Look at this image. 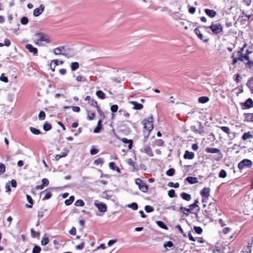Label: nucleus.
Segmentation results:
<instances>
[{"label":"nucleus","instance_id":"f257e3e1","mask_svg":"<svg viewBox=\"0 0 253 253\" xmlns=\"http://www.w3.org/2000/svg\"><path fill=\"white\" fill-rule=\"evenodd\" d=\"M41 42H44L46 43H49L50 42L49 39L44 33H39L36 34L34 40L35 44L38 46H42V44L41 43Z\"/></svg>","mask_w":253,"mask_h":253},{"label":"nucleus","instance_id":"f03ea898","mask_svg":"<svg viewBox=\"0 0 253 253\" xmlns=\"http://www.w3.org/2000/svg\"><path fill=\"white\" fill-rule=\"evenodd\" d=\"M234 234L233 230L229 227H225L222 229V240L223 243H227L229 240L233 238Z\"/></svg>","mask_w":253,"mask_h":253},{"label":"nucleus","instance_id":"7ed1b4c3","mask_svg":"<svg viewBox=\"0 0 253 253\" xmlns=\"http://www.w3.org/2000/svg\"><path fill=\"white\" fill-rule=\"evenodd\" d=\"M153 118L152 115L147 119H144L143 121L144 129L149 130V131H151L153 129Z\"/></svg>","mask_w":253,"mask_h":253},{"label":"nucleus","instance_id":"20e7f679","mask_svg":"<svg viewBox=\"0 0 253 253\" xmlns=\"http://www.w3.org/2000/svg\"><path fill=\"white\" fill-rule=\"evenodd\" d=\"M210 28L213 34H217L221 32V25L219 23H213L207 29Z\"/></svg>","mask_w":253,"mask_h":253},{"label":"nucleus","instance_id":"39448f33","mask_svg":"<svg viewBox=\"0 0 253 253\" xmlns=\"http://www.w3.org/2000/svg\"><path fill=\"white\" fill-rule=\"evenodd\" d=\"M252 166V162L248 159H244L241 161L238 164L239 169H243L245 168H250Z\"/></svg>","mask_w":253,"mask_h":253},{"label":"nucleus","instance_id":"423d86ee","mask_svg":"<svg viewBox=\"0 0 253 253\" xmlns=\"http://www.w3.org/2000/svg\"><path fill=\"white\" fill-rule=\"evenodd\" d=\"M65 47L64 46H60L54 48L53 50V52L55 55L62 54L66 55L65 54Z\"/></svg>","mask_w":253,"mask_h":253},{"label":"nucleus","instance_id":"0eeeda50","mask_svg":"<svg viewBox=\"0 0 253 253\" xmlns=\"http://www.w3.org/2000/svg\"><path fill=\"white\" fill-rule=\"evenodd\" d=\"M210 189L209 187H205L201 191V194L203 197H204L205 198H207L210 196ZM205 199H203L202 201L203 203H204Z\"/></svg>","mask_w":253,"mask_h":253},{"label":"nucleus","instance_id":"6e6552de","mask_svg":"<svg viewBox=\"0 0 253 253\" xmlns=\"http://www.w3.org/2000/svg\"><path fill=\"white\" fill-rule=\"evenodd\" d=\"M94 204L99 211L104 212L106 211L107 206L105 204L95 202Z\"/></svg>","mask_w":253,"mask_h":253},{"label":"nucleus","instance_id":"1a4fd4ad","mask_svg":"<svg viewBox=\"0 0 253 253\" xmlns=\"http://www.w3.org/2000/svg\"><path fill=\"white\" fill-rule=\"evenodd\" d=\"M44 9V6L43 4H41L39 7L36 8L34 11V15L35 16H38L41 14Z\"/></svg>","mask_w":253,"mask_h":253},{"label":"nucleus","instance_id":"9d476101","mask_svg":"<svg viewBox=\"0 0 253 253\" xmlns=\"http://www.w3.org/2000/svg\"><path fill=\"white\" fill-rule=\"evenodd\" d=\"M222 131L227 134L228 136L230 138L232 139L234 137V133L230 131V129L226 126H222Z\"/></svg>","mask_w":253,"mask_h":253},{"label":"nucleus","instance_id":"9b49d317","mask_svg":"<svg viewBox=\"0 0 253 253\" xmlns=\"http://www.w3.org/2000/svg\"><path fill=\"white\" fill-rule=\"evenodd\" d=\"M129 103L132 104L133 106L132 109L134 110H141L143 108V106L140 103H138L136 101H130Z\"/></svg>","mask_w":253,"mask_h":253},{"label":"nucleus","instance_id":"f8f14e48","mask_svg":"<svg viewBox=\"0 0 253 253\" xmlns=\"http://www.w3.org/2000/svg\"><path fill=\"white\" fill-rule=\"evenodd\" d=\"M194 33L197 35V36H198V37L201 40H202L203 41H204V42H206L207 41H208V39H206V38H205L204 37H203V35H202V34H201L200 30L198 28H196V29H195L194 30Z\"/></svg>","mask_w":253,"mask_h":253},{"label":"nucleus","instance_id":"ddd939ff","mask_svg":"<svg viewBox=\"0 0 253 253\" xmlns=\"http://www.w3.org/2000/svg\"><path fill=\"white\" fill-rule=\"evenodd\" d=\"M42 194H44V197L43 198L42 200L49 199L51 197L52 195L51 191L48 189L42 191Z\"/></svg>","mask_w":253,"mask_h":253},{"label":"nucleus","instance_id":"4468645a","mask_svg":"<svg viewBox=\"0 0 253 253\" xmlns=\"http://www.w3.org/2000/svg\"><path fill=\"white\" fill-rule=\"evenodd\" d=\"M26 48L30 52L33 53L34 55L37 54L38 49L37 48L34 47L32 44H28L26 45Z\"/></svg>","mask_w":253,"mask_h":253},{"label":"nucleus","instance_id":"2eb2a0df","mask_svg":"<svg viewBox=\"0 0 253 253\" xmlns=\"http://www.w3.org/2000/svg\"><path fill=\"white\" fill-rule=\"evenodd\" d=\"M142 151L147 154L149 156H153V152L152 151L149 146H144L143 149L142 150Z\"/></svg>","mask_w":253,"mask_h":253},{"label":"nucleus","instance_id":"dca6fc26","mask_svg":"<svg viewBox=\"0 0 253 253\" xmlns=\"http://www.w3.org/2000/svg\"><path fill=\"white\" fill-rule=\"evenodd\" d=\"M190 184H193L198 182V179L197 177L189 176L186 179Z\"/></svg>","mask_w":253,"mask_h":253},{"label":"nucleus","instance_id":"f3484780","mask_svg":"<svg viewBox=\"0 0 253 253\" xmlns=\"http://www.w3.org/2000/svg\"><path fill=\"white\" fill-rule=\"evenodd\" d=\"M194 157V153L192 152L186 151L184 155V158L186 159H192Z\"/></svg>","mask_w":253,"mask_h":253},{"label":"nucleus","instance_id":"a211bd4d","mask_svg":"<svg viewBox=\"0 0 253 253\" xmlns=\"http://www.w3.org/2000/svg\"><path fill=\"white\" fill-rule=\"evenodd\" d=\"M205 11L206 14L211 18L214 17L216 15V12L213 10L206 9Z\"/></svg>","mask_w":253,"mask_h":253},{"label":"nucleus","instance_id":"6ab92c4d","mask_svg":"<svg viewBox=\"0 0 253 253\" xmlns=\"http://www.w3.org/2000/svg\"><path fill=\"white\" fill-rule=\"evenodd\" d=\"M49 243L48 235L47 234L44 235L41 241V244L42 246H45Z\"/></svg>","mask_w":253,"mask_h":253},{"label":"nucleus","instance_id":"aec40b11","mask_svg":"<svg viewBox=\"0 0 253 253\" xmlns=\"http://www.w3.org/2000/svg\"><path fill=\"white\" fill-rule=\"evenodd\" d=\"M122 141L124 143H126V144H127L128 143V149H131V148H132V141L130 139H127V138H123L122 139Z\"/></svg>","mask_w":253,"mask_h":253},{"label":"nucleus","instance_id":"412c9836","mask_svg":"<svg viewBox=\"0 0 253 253\" xmlns=\"http://www.w3.org/2000/svg\"><path fill=\"white\" fill-rule=\"evenodd\" d=\"M180 196L182 199L187 201H189L191 199V195L185 192L182 193Z\"/></svg>","mask_w":253,"mask_h":253},{"label":"nucleus","instance_id":"4be33fe9","mask_svg":"<svg viewBox=\"0 0 253 253\" xmlns=\"http://www.w3.org/2000/svg\"><path fill=\"white\" fill-rule=\"evenodd\" d=\"M26 198H27L28 202L30 204V205L26 204V207L27 208H31L32 207L33 204V199H32V197L29 195H26Z\"/></svg>","mask_w":253,"mask_h":253},{"label":"nucleus","instance_id":"5701e85b","mask_svg":"<svg viewBox=\"0 0 253 253\" xmlns=\"http://www.w3.org/2000/svg\"><path fill=\"white\" fill-rule=\"evenodd\" d=\"M244 106L248 108H251L253 106V102L252 99L248 98L247 101L244 103Z\"/></svg>","mask_w":253,"mask_h":253},{"label":"nucleus","instance_id":"b1692460","mask_svg":"<svg viewBox=\"0 0 253 253\" xmlns=\"http://www.w3.org/2000/svg\"><path fill=\"white\" fill-rule=\"evenodd\" d=\"M247 85L249 87L251 92L253 93V78L248 80Z\"/></svg>","mask_w":253,"mask_h":253},{"label":"nucleus","instance_id":"393cba45","mask_svg":"<svg viewBox=\"0 0 253 253\" xmlns=\"http://www.w3.org/2000/svg\"><path fill=\"white\" fill-rule=\"evenodd\" d=\"M209 101V97L207 96H202L198 98V101L201 103H206Z\"/></svg>","mask_w":253,"mask_h":253},{"label":"nucleus","instance_id":"a878e982","mask_svg":"<svg viewBox=\"0 0 253 253\" xmlns=\"http://www.w3.org/2000/svg\"><path fill=\"white\" fill-rule=\"evenodd\" d=\"M138 188L143 192H146L148 190V186L144 182H143Z\"/></svg>","mask_w":253,"mask_h":253},{"label":"nucleus","instance_id":"bb28decb","mask_svg":"<svg viewBox=\"0 0 253 253\" xmlns=\"http://www.w3.org/2000/svg\"><path fill=\"white\" fill-rule=\"evenodd\" d=\"M109 166L110 169L113 170H115L118 173L120 172V169L115 166V164L114 162L110 163Z\"/></svg>","mask_w":253,"mask_h":253},{"label":"nucleus","instance_id":"cd10ccee","mask_svg":"<svg viewBox=\"0 0 253 253\" xmlns=\"http://www.w3.org/2000/svg\"><path fill=\"white\" fill-rule=\"evenodd\" d=\"M96 95L101 99H104L105 98V94L101 90L96 91Z\"/></svg>","mask_w":253,"mask_h":253},{"label":"nucleus","instance_id":"c85d7f7f","mask_svg":"<svg viewBox=\"0 0 253 253\" xmlns=\"http://www.w3.org/2000/svg\"><path fill=\"white\" fill-rule=\"evenodd\" d=\"M79 68V64L77 62H72L71 64L72 71H75Z\"/></svg>","mask_w":253,"mask_h":253},{"label":"nucleus","instance_id":"c756f323","mask_svg":"<svg viewBox=\"0 0 253 253\" xmlns=\"http://www.w3.org/2000/svg\"><path fill=\"white\" fill-rule=\"evenodd\" d=\"M251 247L252 245L250 244H249V245L245 247L242 253H251Z\"/></svg>","mask_w":253,"mask_h":253},{"label":"nucleus","instance_id":"7c9ffc66","mask_svg":"<svg viewBox=\"0 0 253 253\" xmlns=\"http://www.w3.org/2000/svg\"><path fill=\"white\" fill-rule=\"evenodd\" d=\"M245 119L247 121L253 122V113L246 114Z\"/></svg>","mask_w":253,"mask_h":253},{"label":"nucleus","instance_id":"2f4dec72","mask_svg":"<svg viewBox=\"0 0 253 253\" xmlns=\"http://www.w3.org/2000/svg\"><path fill=\"white\" fill-rule=\"evenodd\" d=\"M158 226L164 229H168V227L167 225L162 221H157L156 222Z\"/></svg>","mask_w":253,"mask_h":253},{"label":"nucleus","instance_id":"473e14b6","mask_svg":"<svg viewBox=\"0 0 253 253\" xmlns=\"http://www.w3.org/2000/svg\"><path fill=\"white\" fill-rule=\"evenodd\" d=\"M74 197L73 196H71L70 197L69 199H67L65 201V204L67 206L70 205L74 200Z\"/></svg>","mask_w":253,"mask_h":253},{"label":"nucleus","instance_id":"72a5a7b5","mask_svg":"<svg viewBox=\"0 0 253 253\" xmlns=\"http://www.w3.org/2000/svg\"><path fill=\"white\" fill-rule=\"evenodd\" d=\"M252 137H253V135L250 133V132L244 133V134L242 136V139L244 140L248 139Z\"/></svg>","mask_w":253,"mask_h":253},{"label":"nucleus","instance_id":"f704fd0d","mask_svg":"<svg viewBox=\"0 0 253 253\" xmlns=\"http://www.w3.org/2000/svg\"><path fill=\"white\" fill-rule=\"evenodd\" d=\"M150 132L151 131H149V130L146 129L143 130L144 142H145L146 139L149 137Z\"/></svg>","mask_w":253,"mask_h":253},{"label":"nucleus","instance_id":"c9c22d12","mask_svg":"<svg viewBox=\"0 0 253 253\" xmlns=\"http://www.w3.org/2000/svg\"><path fill=\"white\" fill-rule=\"evenodd\" d=\"M31 236L33 238L39 237L40 234L39 232H36L34 229H31Z\"/></svg>","mask_w":253,"mask_h":253},{"label":"nucleus","instance_id":"e433bc0d","mask_svg":"<svg viewBox=\"0 0 253 253\" xmlns=\"http://www.w3.org/2000/svg\"><path fill=\"white\" fill-rule=\"evenodd\" d=\"M94 116H95L94 112H88L87 117V120H90V121L92 120H93Z\"/></svg>","mask_w":253,"mask_h":253},{"label":"nucleus","instance_id":"4c0bfd02","mask_svg":"<svg viewBox=\"0 0 253 253\" xmlns=\"http://www.w3.org/2000/svg\"><path fill=\"white\" fill-rule=\"evenodd\" d=\"M30 131L35 134L38 135L41 133V131L40 130L33 127H31L30 128Z\"/></svg>","mask_w":253,"mask_h":253},{"label":"nucleus","instance_id":"58836bf2","mask_svg":"<svg viewBox=\"0 0 253 253\" xmlns=\"http://www.w3.org/2000/svg\"><path fill=\"white\" fill-rule=\"evenodd\" d=\"M43 128L45 131H48L51 128V126L47 123H45L43 125Z\"/></svg>","mask_w":253,"mask_h":253},{"label":"nucleus","instance_id":"ea45409f","mask_svg":"<svg viewBox=\"0 0 253 253\" xmlns=\"http://www.w3.org/2000/svg\"><path fill=\"white\" fill-rule=\"evenodd\" d=\"M76 206L83 207L84 205V203L82 200H78L75 203Z\"/></svg>","mask_w":253,"mask_h":253},{"label":"nucleus","instance_id":"a19ab883","mask_svg":"<svg viewBox=\"0 0 253 253\" xmlns=\"http://www.w3.org/2000/svg\"><path fill=\"white\" fill-rule=\"evenodd\" d=\"M128 208L132 209L133 210H136L138 209L137 204L136 203H132L127 205Z\"/></svg>","mask_w":253,"mask_h":253},{"label":"nucleus","instance_id":"79ce46f5","mask_svg":"<svg viewBox=\"0 0 253 253\" xmlns=\"http://www.w3.org/2000/svg\"><path fill=\"white\" fill-rule=\"evenodd\" d=\"M168 185L170 187H174L175 188H178L179 187V184L178 182L173 183L172 182H169Z\"/></svg>","mask_w":253,"mask_h":253},{"label":"nucleus","instance_id":"37998d69","mask_svg":"<svg viewBox=\"0 0 253 253\" xmlns=\"http://www.w3.org/2000/svg\"><path fill=\"white\" fill-rule=\"evenodd\" d=\"M88 103L94 107H98L97 102L92 98H91V99L88 102Z\"/></svg>","mask_w":253,"mask_h":253},{"label":"nucleus","instance_id":"c03bdc74","mask_svg":"<svg viewBox=\"0 0 253 253\" xmlns=\"http://www.w3.org/2000/svg\"><path fill=\"white\" fill-rule=\"evenodd\" d=\"M194 229L195 232L198 234H201L203 232V229L199 226H194Z\"/></svg>","mask_w":253,"mask_h":253},{"label":"nucleus","instance_id":"a18cd8bd","mask_svg":"<svg viewBox=\"0 0 253 253\" xmlns=\"http://www.w3.org/2000/svg\"><path fill=\"white\" fill-rule=\"evenodd\" d=\"M45 118V113L42 111L40 112L39 115V119L40 120H44Z\"/></svg>","mask_w":253,"mask_h":253},{"label":"nucleus","instance_id":"49530a36","mask_svg":"<svg viewBox=\"0 0 253 253\" xmlns=\"http://www.w3.org/2000/svg\"><path fill=\"white\" fill-rule=\"evenodd\" d=\"M174 172L175 170L173 169H169L167 171L166 174L167 175L171 176L174 174Z\"/></svg>","mask_w":253,"mask_h":253},{"label":"nucleus","instance_id":"de8ad7c7","mask_svg":"<svg viewBox=\"0 0 253 253\" xmlns=\"http://www.w3.org/2000/svg\"><path fill=\"white\" fill-rule=\"evenodd\" d=\"M232 57L233 58V60L232 63V65H235L238 60L241 61H243V59L242 58V57L234 58V54H232Z\"/></svg>","mask_w":253,"mask_h":253},{"label":"nucleus","instance_id":"09e8293b","mask_svg":"<svg viewBox=\"0 0 253 253\" xmlns=\"http://www.w3.org/2000/svg\"><path fill=\"white\" fill-rule=\"evenodd\" d=\"M104 163L103 159L102 158H98L94 161V164L96 165L102 164Z\"/></svg>","mask_w":253,"mask_h":253},{"label":"nucleus","instance_id":"8fccbe9b","mask_svg":"<svg viewBox=\"0 0 253 253\" xmlns=\"http://www.w3.org/2000/svg\"><path fill=\"white\" fill-rule=\"evenodd\" d=\"M76 80L77 81V82H85L86 81V79L85 77H84L82 76H78L76 78Z\"/></svg>","mask_w":253,"mask_h":253},{"label":"nucleus","instance_id":"3c124183","mask_svg":"<svg viewBox=\"0 0 253 253\" xmlns=\"http://www.w3.org/2000/svg\"><path fill=\"white\" fill-rule=\"evenodd\" d=\"M144 210L147 212H151L154 211L153 208L149 205L146 206L144 208Z\"/></svg>","mask_w":253,"mask_h":253},{"label":"nucleus","instance_id":"603ef678","mask_svg":"<svg viewBox=\"0 0 253 253\" xmlns=\"http://www.w3.org/2000/svg\"><path fill=\"white\" fill-rule=\"evenodd\" d=\"M63 63V61H59L58 60H53L51 61V64H53L54 65V67H55L56 66L59 65V64H62Z\"/></svg>","mask_w":253,"mask_h":253},{"label":"nucleus","instance_id":"864d4df0","mask_svg":"<svg viewBox=\"0 0 253 253\" xmlns=\"http://www.w3.org/2000/svg\"><path fill=\"white\" fill-rule=\"evenodd\" d=\"M41 250V248L39 246H36L34 247L33 249V253H40Z\"/></svg>","mask_w":253,"mask_h":253},{"label":"nucleus","instance_id":"5fc2aeb1","mask_svg":"<svg viewBox=\"0 0 253 253\" xmlns=\"http://www.w3.org/2000/svg\"><path fill=\"white\" fill-rule=\"evenodd\" d=\"M28 19L26 17H23L21 19V23L23 25H26L28 23Z\"/></svg>","mask_w":253,"mask_h":253},{"label":"nucleus","instance_id":"6e6d98bb","mask_svg":"<svg viewBox=\"0 0 253 253\" xmlns=\"http://www.w3.org/2000/svg\"><path fill=\"white\" fill-rule=\"evenodd\" d=\"M168 195L170 198H173L175 197V191L173 189H171L168 192Z\"/></svg>","mask_w":253,"mask_h":253},{"label":"nucleus","instance_id":"4d7b16f0","mask_svg":"<svg viewBox=\"0 0 253 253\" xmlns=\"http://www.w3.org/2000/svg\"><path fill=\"white\" fill-rule=\"evenodd\" d=\"M110 109L112 113H115L118 109V106L117 105H113L111 106Z\"/></svg>","mask_w":253,"mask_h":253},{"label":"nucleus","instance_id":"13d9d810","mask_svg":"<svg viewBox=\"0 0 253 253\" xmlns=\"http://www.w3.org/2000/svg\"><path fill=\"white\" fill-rule=\"evenodd\" d=\"M98 152V150L96 149H95L94 146H92L90 151V153L92 155H94L96 154Z\"/></svg>","mask_w":253,"mask_h":253},{"label":"nucleus","instance_id":"bf43d9fd","mask_svg":"<svg viewBox=\"0 0 253 253\" xmlns=\"http://www.w3.org/2000/svg\"><path fill=\"white\" fill-rule=\"evenodd\" d=\"M5 192H10L11 191V188L10 186V181L7 182L5 186Z\"/></svg>","mask_w":253,"mask_h":253},{"label":"nucleus","instance_id":"052dcab7","mask_svg":"<svg viewBox=\"0 0 253 253\" xmlns=\"http://www.w3.org/2000/svg\"><path fill=\"white\" fill-rule=\"evenodd\" d=\"M188 7H189V9H188L189 12L191 14H194L196 11V8L194 7H192V6L190 7V5H188Z\"/></svg>","mask_w":253,"mask_h":253},{"label":"nucleus","instance_id":"680f3d73","mask_svg":"<svg viewBox=\"0 0 253 253\" xmlns=\"http://www.w3.org/2000/svg\"><path fill=\"white\" fill-rule=\"evenodd\" d=\"M5 169V166L4 164L0 163V173H3L4 172Z\"/></svg>","mask_w":253,"mask_h":253},{"label":"nucleus","instance_id":"e2e57ef3","mask_svg":"<svg viewBox=\"0 0 253 253\" xmlns=\"http://www.w3.org/2000/svg\"><path fill=\"white\" fill-rule=\"evenodd\" d=\"M219 150L216 148H209L208 149V152L211 153H216Z\"/></svg>","mask_w":253,"mask_h":253},{"label":"nucleus","instance_id":"0e129e2a","mask_svg":"<svg viewBox=\"0 0 253 253\" xmlns=\"http://www.w3.org/2000/svg\"><path fill=\"white\" fill-rule=\"evenodd\" d=\"M0 80L4 83H7L8 82V78L2 74L0 77Z\"/></svg>","mask_w":253,"mask_h":253},{"label":"nucleus","instance_id":"69168bd1","mask_svg":"<svg viewBox=\"0 0 253 253\" xmlns=\"http://www.w3.org/2000/svg\"><path fill=\"white\" fill-rule=\"evenodd\" d=\"M164 246L165 248L169 247L171 248L173 246V243L171 241H168L164 244Z\"/></svg>","mask_w":253,"mask_h":253},{"label":"nucleus","instance_id":"338daca9","mask_svg":"<svg viewBox=\"0 0 253 253\" xmlns=\"http://www.w3.org/2000/svg\"><path fill=\"white\" fill-rule=\"evenodd\" d=\"M84 246V243L82 242L80 245L76 246V248L77 250H82Z\"/></svg>","mask_w":253,"mask_h":253},{"label":"nucleus","instance_id":"774afa93","mask_svg":"<svg viewBox=\"0 0 253 253\" xmlns=\"http://www.w3.org/2000/svg\"><path fill=\"white\" fill-rule=\"evenodd\" d=\"M42 183L43 186H47L49 184V181L46 178H43L42 179Z\"/></svg>","mask_w":253,"mask_h":253}]
</instances>
